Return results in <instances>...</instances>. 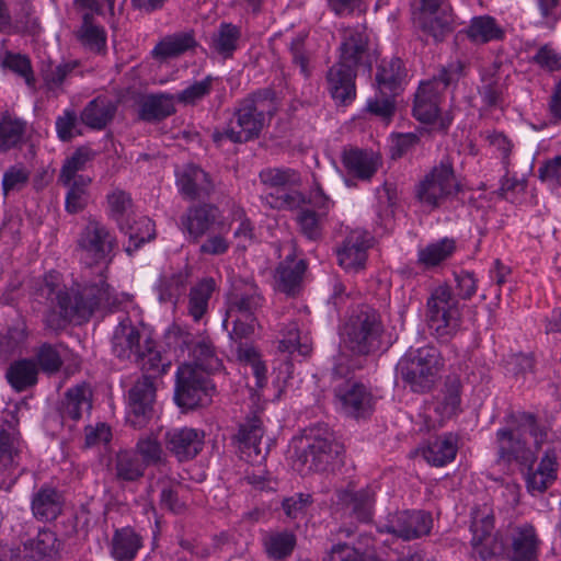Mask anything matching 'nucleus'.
Segmentation results:
<instances>
[{
  "mask_svg": "<svg viewBox=\"0 0 561 561\" xmlns=\"http://www.w3.org/2000/svg\"><path fill=\"white\" fill-rule=\"evenodd\" d=\"M369 36L365 30L348 28L343 33L339 60L329 69L327 79L331 96L345 105L356 96L357 71L364 67L371 70L368 50Z\"/></svg>",
  "mask_w": 561,
  "mask_h": 561,
  "instance_id": "nucleus-1",
  "label": "nucleus"
},
{
  "mask_svg": "<svg viewBox=\"0 0 561 561\" xmlns=\"http://www.w3.org/2000/svg\"><path fill=\"white\" fill-rule=\"evenodd\" d=\"M496 463L510 466L518 463L527 470V488L531 491L545 492L557 479V453L554 448H548L536 470L533 469L537 456L527 446L520 435L513 430L500 428L495 433Z\"/></svg>",
  "mask_w": 561,
  "mask_h": 561,
  "instance_id": "nucleus-2",
  "label": "nucleus"
},
{
  "mask_svg": "<svg viewBox=\"0 0 561 561\" xmlns=\"http://www.w3.org/2000/svg\"><path fill=\"white\" fill-rule=\"evenodd\" d=\"M443 367L444 359L436 346H410L396 365V376L410 391L427 393L434 388Z\"/></svg>",
  "mask_w": 561,
  "mask_h": 561,
  "instance_id": "nucleus-3",
  "label": "nucleus"
},
{
  "mask_svg": "<svg viewBox=\"0 0 561 561\" xmlns=\"http://www.w3.org/2000/svg\"><path fill=\"white\" fill-rule=\"evenodd\" d=\"M276 93L271 88L260 89L240 101L234 111V119L240 128L229 126L228 139L233 144H243L257 139L266 124L277 113Z\"/></svg>",
  "mask_w": 561,
  "mask_h": 561,
  "instance_id": "nucleus-4",
  "label": "nucleus"
},
{
  "mask_svg": "<svg viewBox=\"0 0 561 561\" xmlns=\"http://www.w3.org/2000/svg\"><path fill=\"white\" fill-rule=\"evenodd\" d=\"M105 267L98 271L93 280L77 284L71 291L58 290L55 295L60 313L69 320L87 321L95 310L108 307L113 301V294L104 276Z\"/></svg>",
  "mask_w": 561,
  "mask_h": 561,
  "instance_id": "nucleus-5",
  "label": "nucleus"
},
{
  "mask_svg": "<svg viewBox=\"0 0 561 561\" xmlns=\"http://www.w3.org/2000/svg\"><path fill=\"white\" fill-rule=\"evenodd\" d=\"M385 325L375 308L359 306L348 317L341 330L342 342L356 356H369L383 346Z\"/></svg>",
  "mask_w": 561,
  "mask_h": 561,
  "instance_id": "nucleus-6",
  "label": "nucleus"
},
{
  "mask_svg": "<svg viewBox=\"0 0 561 561\" xmlns=\"http://www.w3.org/2000/svg\"><path fill=\"white\" fill-rule=\"evenodd\" d=\"M299 444L296 448V463L301 467L300 471L323 472L344 453V446L325 423L306 427Z\"/></svg>",
  "mask_w": 561,
  "mask_h": 561,
  "instance_id": "nucleus-7",
  "label": "nucleus"
},
{
  "mask_svg": "<svg viewBox=\"0 0 561 561\" xmlns=\"http://www.w3.org/2000/svg\"><path fill=\"white\" fill-rule=\"evenodd\" d=\"M463 76V64L456 61L442 67L431 80L422 82L415 93L413 116L425 124L435 122L440 94L448 88H456Z\"/></svg>",
  "mask_w": 561,
  "mask_h": 561,
  "instance_id": "nucleus-8",
  "label": "nucleus"
},
{
  "mask_svg": "<svg viewBox=\"0 0 561 561\" xmlns=\"http://www.w3.org/2000/svg\"><path fill=\"white\" fill-rule=\"evenodd\" d=\"M461 191L462 184L455 172L454 161L445 156L419 182L414 195L422 205L433 210Z\"/></svg>",
  "mask_w": 561,
  "mask_h": 561,
  "instance_id": "nucleus-9",
  "label": "nucleus"
},
{
  "mask_svg": "<svg viewBox=\"0 0 561 561\" xmlns=\"http://www.w3.org/2000/svg\"><path fill=\"white\" fill-rule=\"evenodd\" d=\"M216 387L208 375L191 364H182L175 374L174 402L182 412L210 404Z\"/></svg>",
  "mask_w": 561,
  "mask_h": 561,
  "instance_id": "nucleus-10",
  "label": "nucleus"
},
{
  "mask_svg": "<svg viewBox=\"0 0 561 561\" xmlns=\"http://www.w3.org/2000/svg\"><path fill=\"white\" fill-rule=\"evenodd\" d=\"M413 25L425 42L439 44L450 36L456 27V19L449 0H421L413 12Z\"/></svg>",
  "mask_w": 561,
  "mask_h": 561,
  "instance_id": "nucleus-11",
  "label": "nucleus"
},
{
  "mask_svg": "<svg viewBox=\"0 0 561 561\" xmlns=\"http://www.w3.org/2000/svg\"><path fill=\"white\" fill-rule=\"evenodd\" d=\"M427 322L440 339L447 340L459 329L461 311L458 299L447 285L436 287L427 299Z\"/></svg>",
  "mask_w": 561,
  "mask_h": 561,
  "instance_id": "nucleus-12",
  "label": "nucleus"
},
{
  "mask_svg": "<svg viewBox=\"0 0 561 561\" xmlns=\"http://www.w3.org/2000/svg\"><path fill=\"white\" fill-rule=\"evenodd\" d=\"M264 427L262 419L256 412L248 414L243 422L239 424L233 440L238 444L240 457L248 462H261L268 453L267 446L262 447V437Z\"/></svg>",
  "mask_w": 561,
  "mask_h": 561,
  "instance_id": "nucleus-13",
  "label": "nucleus"
},
{
  "mask_svg": "<svg viewBox=\"0 0 561 561\" xmlns=\"http://www.w3.org/2000/svg\"><path fill=\"white\" fill-rule=\"evenodd\" d=\"M157 388L151 377L142 376L128 391L129 422L140 428L153 416Z\"/></svg>",
  "mask_w": 561,
  "mask_h": 561,
  "instance_id": "nucleus-14",
  "label": "nucleus"
},
{
  "mask_svg": "<svg viewBox=\"0 0 561 561\" xmlns=\"http://www.w3.org/2000/svg\"><path fill=\"white\" fill-rule=\"evenodd\" d=\"M341 410L356 420L368 417L374 410L373 394L358 381H346L334 389Z\"/></svg>",
  "mask_w": 561,
  "mask_h": 561,
  "instance_id": "nucleus-15",
  "label": "nucleus"
},
{
  "mask_svg": "<svg viewBox=\"0 0 561 561\" xmlns=\"http://www.w3.org/2000/svg\"><path fill=\"white\" fill-rule=\"evenodd\" d=\"M205 433L193 427L172 428L165 432L163 443L178 461L194 459L204 447Z\"/></svg>",
  "mask_w": 561,
  "mask_h": 561,
  "instance_id": "nucleus-16",
  "label": "nucleus"
},
{
  "mask_svg": "<svg viewBox=\"0 0 561 561\" xmlns=\"http://www.w3.org/2000/svg\"><path fill=\"white\" fill-rule=\"evenodd\" d=\"M140 331L134 325L129 317H124L115 327L111 337V350L121 360L139 363L146 354L140 344Z\"/></svg>",
  "mask_w": 561,
  "mask_h": 561,
  "instance_id": "nucleus-17",
  "label": "nucleus"
},
{
  "mask_svg": "<svg viewBox=\"0 0 561 561\" xmlns=\"http://www.w3.org/2000/svg\"><path fill=\"white\" fill-rule=\"evenodd\" d=\"M78 244L87 257L99 263L107 260L114 249L115 240L104 225L91 219L83 228Z\"/></svg>",
  "mask_w": 561,
  "mask_h": 561,
  "instance_id": "nucleus-18",
  "label": "nucleus"
},
{
  "mask_svg": "<svg viewBox=\"0 0 561 561\" xmlns=\"http://www.w3.org/2000/svg\"><path fill=\"white\" fill-rule=\"evenodd\" d=\"M371 238L363 230H353L344 239L343 244L336 251L339 264L345 270L358 271L364 268L367 260V250L370 248Z\"/></svg>",
  "mask_w": 561,
  "mask_h": 561,
  "instance_id": "nucleus-19",
  "label": "nucleus"
},
{
  "mask_svg": "<svg viewBox=\"0 0 561 561\" xmlns=\"http://www.w3.org/2000/svg\"><path fill=\"white\" fill-rule=\"evenodd\" d=\"M504 554L512 561H533L537 557L539 539L535 528H513L506 538Z\"/></svg>",
  "mask_w": 561,
  "mask_h": 561,
  "instance_id": "nucleus-20",
  "label": "nucleus"
},
{
  "mask_svg": "<svg viewBox=\"0 0 561 561\" xmlns=\"http://www.w3.org/2000/svg\"><path fill=\"white\" fill-rule=\"evenodd\" d=\"M471 545L473 553L482 561L504 554L506 550V536L501 528H471Z\"/></svg>",
  "mask_w": 561,
  "mask_h": 561,
  "instance_id": "nucleus-21",
  "label": "nucleus"
},
{
  "mask_svg": "<svg viewBox=\"0 0 561 561\" xmlns=\"http://www.w3.org/2000/svg\"><path fill=\"white\" fill-rule=\"evenodd\" d=\"M306 270L307 263L305 260L296 261L294 256L288 255L276 268L275 280L277 290L291 297L298 295Z\"/></svg>",
  "mask_w": 561,
  "mask_h": 561,
  "instance_id": "nucleus-22",
  "label": "nucleus"
},
{
  "mask_svg": "<svg viewBox=\"0 0 561 561\" xmlns=\"http://www.w3.org/2000/svg\"><path fill=\"white\" fill-rule=\"evenodd\" d=\"M220 211L217 206L211 204H202L190 207L181 222L188 234L197 240L204 236L219 218Z\"/></svg>",
  "mask_w": 561,
  "mask_h": 561,
  "instance_id": "nucleus-23",
  "label": "nucleus"
},
{
  "mask_svg": "<svg viewBox=\"0 0 561 561\" xmlns=\"http://www.w3.org/2000/svg\"><path fill=\"white\" fill-rule=\"evenodd\" d=\"M342 163L351 175L366 181L377 172L378 157L373 151L351 148L343 151Z\"/></svg>",
  "mask_w": 561,
  "mask_h": 561,
  "instance_id": "nucleus-24",
  "label": "nucleus"
},
{
  "mask_svg": "<svg viewBox=\"0 0 561 561\" xmlns=\"http://www.w3.org/2000/svg\"><path fill=\"white\" fill-rule=\"evenodd\" d=\"M178 184L182 195L191 201L208 196L213 191L208 173L196 165L187 167Z\"/></svg>",
  "mask_w": 561,
  "mask_h": 561,
  "instance_id": "nucleus-25",
  "label": "nucleus"
},
{
  "mask_svg": "<svg viewBox=\"0 0 561 561\" xmlns=\"http://www.w3.org/2000/svg\"><path fill=\"white\" fill-rule=\"evenodd\" d=\"M117 106L104 96L90 101L80 114L81 122L92 129L101 130L114 118Z\"/></svg>",
  "mask_w": 561,
  "mask_h": 561,
  "instance_id": "nucleus-26",
  "label": "nucleus"
},
{
  "mask_svg": "<svg viewBox=\"0 0 561 561\" xmlns=\"http://www.w3.org/2000/svg\"><path fill=\"white\" fill-rule=\"evenodd\" d=\"M405 76L407 71L400 58L392 57L390 60L382 59L378 66L375 78L378 92L398 94Z\"/></svg>",
  "mask_w": 561,
  "mask_h": 561,
  "instance_id": "nucleus-27",
  "label": "nucleus"
},
{
  "mask_svg": "<svg viewBox=\"0 0 561 561\" xmlns=\"http://www.w3.org/2000/svg\"><path fill=\"white\" fill-rule=\"evenodd\" d=\"M8 383L16 391L22 392L34 387L38 381V367L33 359L23 358L10 364L5 371Z\"/></svg>",
  "mask_w": 561,
  "mask_h": 561,
  "instance_id": "nucleus-28",
  "label": "nucleus"
},
{
  "mask_svg": "<svg viewBox=\"0 0 561 561\" xmlns=\"http://www.w3.org/2000/svg\"><path fill=\"white\" fill-rule=\"evenodd\" d=\"M26 341L27 329L23 321H18L0 332V363L4 364L12 357L21 355Z\"/></svg>",
  "mask_w": 561,
  "mask_h": 561,
  "instance_id": "nucleus-29",
  "label": "nucleus"
},
{
  "mask_svg": "<svg viewBox=\"0 0 561 561\" xmlns=\"http://www.w3.org/2000/svg\"><path fill=\"white\" fill-rule=\"evenodd\" d=\"M505 422L508 426L506 430H513L514 434L520 435L528 432L535 439V446L537 449L541 447L547 438V431L540 426L537 422V416L529 412H512L505 417Z\"/></svg>",
  "mask_w": 561,
  "mask_h": 561,
  "instance_id": "nucleus-30",
  "label": "nucleus"
},
{
  "mask_svg": "<svg viewBox=\"0 0 561 561\" xmlns=\"http://www.w3.org/2000/svg\"><path fill=\"white\" fill-rule=\"evenodd\" d=\"M141 546V537L134 528H116L111 553L116 561H133Z\"/></svg>",
  "mask_w": 561,
  "mask_h": 561,
  "instance_id": "nucleus-31",
  "label": "nucleus"
},
{
  "mask_svg": "<svg viewBox=\"0 0 561 561\" xmlns=\"http://www.w3.org/2000/svg\"><path fill=\"white\" fill-rule=\"evenodd\" d=\"M32 511L37 520L48 523L61 512V496L57 490L42 488L33 497Z\"/></svg>",
  "mask_w": 561,
  "mask_h": 561,
  "instance_id": "nucleus-32",
  "label": "nucleus"
},
{
  "mask_svg": "<svg viewBox=\"0 0 561 561\" xmlns=\"http://www.w3.org/2000/svg\"><path fill=\"white\" fill-rule=\"evenodd\" d=\"M175 112L174 99L170 94H150L140 104L139 117L145 122H160Z\"/></svg>",
  "mask_w": 561,
  "mask_h": 561,
  "instance_id": "nucleus-33",
  "label": "nucleus"
},
{
  "mask_svg": "<svg viewBox=\"0 0 561 561\" xmlns=\"http://www.w3.org/2000/svg\"><path fill=\"white\" fill-rule=\"evenodd\" d=\"M340 503L351 504L357 520L363 524L371 523V510L374 505V493L368 489H362L356 492L347 490L336 491Z\"/></svg>",
  "mask_w": 561,
  "mask_h": 561,
  "instance_id": "nucleus-34",
  "label": "nucleus"
},
{
  "mask_svg": "<svg viewBox=\"0 0 561 561\" xmlns=\"http://www.w3.org/2000/svg\"><path fill=\"white\" fill-rule=\"evenodd\" d=\"M196 46L194 33L181 32L165 36L152 50L156 58L168 59L178 57Z\"/></svg>",
  "mask_w": 561,
  "mask_h": 561,
  "instance_id": "nucleus-35",
  "label": "nucleus"
},
{
  "mask_svg": "<svg viewBox=\"0 0 561 561\" xmlns=\"http://www.w3.org/2000/svg\"><path fill=\"white\" fill-rule=\"evenodd\" d=\"M119 228L129 238L128 245L125 248L129 255L156 237L154 224L148 217H140L131 224L128 220L125 224L119 222Z\"/></svg>",
  "mask_w": 561,
  "mask_h": 561,
  "instance_id": "nucleus-36",
  "label": "nucleus"
},
{
  "mask_svg": "<svg viewBox=\"0 0 561 561\" xmlns=\"http://www.w3.org/2000/svg\"><path fill=\"white\" fill-rule=\"evenodd\" d=\"M466 33L470 41L477 44L502 41L505 36V31L490 15L474 16Z\"/></svg>",
  "mask_w": 561,
  "mask_h": 561,
  "instance_id": "nucleus-37",
  "label": "nucleus"
},
{
  "mask_svg": "<svg viewBox=\"0 0 561 561\" xmlns=\"http://www.w3.org/2000/svg\"><path fill=\"white\" fill-rule=\"evenodd\" d=\"M89 396L90 391L85 386L68 389L59 409L61 417L73 421L81 419L83 409L89 411L92 408Z\"/></svg>",
  "mask_w": 561,
  "mask_h": 561,
  "instance_id": "nucleus-38",
  "label": "nucleus"
},
{
  "mask_svg": "<svg viewBox=\"0 0 561 561\" xmlns=\"http://www.w3.org/2000/svg\"><path fill=\"white\" fill-rule=\"evenodd\" d=\"M261 302L262 297L257 294H232L226 312V319L224 320V327L227 328L228 320L231 318L257 320L255 313L261 307Z\"/></svg>",
  "mask_w": 561,
  "mask_h": 561,
  "instance_id": "nucleus-39",
  "label": "nucleus"
},
{
  "mask_svg": "<svg viewBox=\"0 0 561 561\" xmlns=\"http://www.w3.org/2000/svg\"><path fill=\"white\" fill-rule=\"evenodd\" d=\"M265 552L274 560H283L288 558L296 547V535L288 530H273L265 535L264 539Z\"/></svg>",
  "mask_w": 561,
  "mask_h": 561,
  "instance_id": "nucleus-40",
  "label": "nucleus"
},
{
  "mask_svg": "<svg viewBox=\"0 0 561 561\" xmlns=\"http://www.w3.org/2000/svg\"><path fill=\"white\" fill-rule=\"evenodd\" d=\"M456 454V438L453 434L435 438L423 450L425 460L436 467H442L450 462L455 459Z\"/></svg>",
  "mask_w": 561,
  "mask_h": 561,
  "instance_id": "nucleus-41",
  "label": "nucleus"
},
{
  "mask_svg": "<svg viewBox=\"0 0 561 561\" xmlns=\"http://www.w3.org/2000/svg\"><path fill=\"white\" fill-rule=\"evenodd\" d=\"M93 22V14L84 13L82 24L76 32V36L85 48L101 53L106 47V33L102 26L95 25Z\"/></svg>",
  "mask_w": 561,
  "mask_h": 561,
  "instance_id": "nucleus-42",
  "label": "nucleus"
},
{
  "mask_svg": "<svg viewBox=\"0 0 561 561\" xmlns=\"http://www.w3.org/2000/svg\"><path fill=\"white\" fill-rule=\"evenodd\" d=\"M95 157V152L87 147L81 146L75 150V152L68 157L64 165L61 167L58 182L62 185H68L71 181L78 179V172L85 170L87 164L92 161Z\"/></svg>",
  "mask_w": 561,
  "mask_h": 561,
  "instance_id": "nucleus-43",
  "label": "nucleus"
},
{
  "mask_svg": "<svg viewBox=\"0 0 561 561\" xmlns=\"http://www.w3.org/2000/svg\"><path fill=\"white\" fill-rule=\"evenodd\" d=\"M215 280L213 278H204L191 288L188 300V312L198 321L207 311L208 300L215 290Z\"/></svg>",
  "mask_w": 561,
  "mask_h": 561,
  "instance_id": "nucleus-44",
  "label": "nucleus"
},
{
  "mask_svg": "<svg viewBox=\"0 0 561 561\" xmlns=\"http://www.w3.org/2000/svg\"><path fill=\"white\" fill-rule=\"evenodd\" d=\"M456 250L454 239L444 238L437 242L430 243L419 251V263L433 267L449 259Z\"/></svg>",
  "mask_w": 561,
  "mask_h": 561,
  "instance_id": "nucleus-45",
  "label": "nucleus"
},
{
  "mask_svg": "<svg viewBox=\"0 0 561 561\" xmlns=\"http://www.w3.org/2000/svg\"><path fill=\"white\" fill-rule=\"evenodd\" d=\"M240 28L231 23H221L218 32L214 34L213 47L224 58L231 57L238 47Z\"/></svg>",
  "mask_w": 561,
  "mask_h": 561,
  "instance_id": "nucleus-46",
  "label": "nucleus"
},
{
  "mask_svg": "<svg viewBox=\"0 0 561 561\" xmlns=\"http://www.w3.org/2000/svg\"><path fill=\"white\" fill-rule=\"evenodd\" d=\"M506 85L500 81L495 73H484L482 85L478 89L479 95L489 108L502 107Z\"/></svg>",
  "mask_w": 561,
  "mask_h": 561,
  "instance_id": "nucleus-47",
  "label": "nucleus"
},
{
  "mask_svg": "<svg viewBox=\"0 0 561 561\" xmlns=\"http://www.w3.org/2000/svg\"><path fill=\"white\" fill-rule=\"evenodd\" d=\"M91 183L89 176L79 175L78 179L71 181L70 184L65 185L68 187L66 195V210L70 214H77L88 204V186Z\"/></svg>",
  "mask_w": 561,
  "mask_h": 561,
  "instance_id": "nucleus-48",
  "label": "nucleus"
},
{
  "mask_svg": "<svg viewBox=\"0 0 561 561\" xmlns=\"http://www.w3.org/2000/svg\"><path fill=\"white\" fill-rule=\"evenodd\" d=\"M136 450L141 457L140 461L145 468L149 466L160 467L167 463V454L161 443L153 437L140 438L137 442Z\"/></svg>",
  "mask_w": 561,
  "mask_h": 561,
  "instance_id": "nucleus-49",
  "label": "nucleus"
},
{
  "mask_svg": "<svg viewBox=\"0 0 561 561\" xmlns=\"http://www.w3.org/2000/svg\"><path fill=\"white\" fill-rule=\"evenodd\" d=\"M145 467L136 454L119 451L116 456V476L125 481H135L144 476Z\"/></svg>",
  "mask_w": 561,
  "mask_h": 561,
  "instance_id": "nucleus-50",
  "label": "nucleus"
},
{
  "mask_svg": "<svg viewBox=\"0 0 561 561\" xmlns=\"http://www.w3.org/2000/svg\"><path fill=\"white\" fill-rule=\"evenodd\" d=\"M33 360L42 371L49 375L59 371L64 364L59 346L50 343L41 344L35 352V359Z\"/></svg>",
  "mask_w": 561,
  "mask_h": 561,
  "instance_id": "nucleus-51",
  "label": "nucleus"
},
{
  "mask_svg": "<svg viewBox=\"0 0 561 561\" xmlns=\"http://www.w3.org/2000/svg\"><path fill=\"white\" fill-rule=\"evenodd\" d=\"M260 180L271 187H287L300 182L298 173L290 168H267L260 172Z\"/></svg>",
  "mask_w": 561,
  "mask_h": 561,
  "instance_id": "nucleus-52",
  "label": "nucleus"
},
{
  "mask_svg": "<svg viewBox=\"0 0 561 561\" xmlns=\"http://www.w3.org/2000/svg\"><path fill=\"white\" fill-rule=\"evenodd\" d=\"M460 391L461 382L456 376H448L444 385V398L440 403L442 414L446 417H450L458 413L460 410Z\"/></svg>",
  "mask_w": 561,
  "mask_h": 561,
  "instance_id": "nucleus-53",
  "label": "nucleus"
},
{
  "mask_svg": "<svg viewBox=\"0 0 561 561\" xmlns=\"http://www.w3.org/2000/svg\"><path fill=\"white\" fill-rule=\"evenodd\" d=\"M396 95V93L379 92L375 98L367 101L366 112L385 122H390L397 111Z\"/></svg>",
  "mask_w": 561,
  "mask_h": 561,
  "instance_id": "nucleus-54",
  "label": "nucleus"
},
{
  "mask_svg": "<svg viewBox=\"0 0 561 561\" xmlns=\"http://www.w3.org/2000/svg\"><path fill=\"white\" fill-rule=\"evenodd\" d=\"M185 286L186 276L182 273L173 274L170 277H161L157 286L159 300L161 302H176V300L183 295Z\"/></svg>",
  "mask_w": 561,
  "mask_h": 561,
  "instance_id": "nucleus-55",
  "label": "nucleus"
},
{
  "mask_svg": "<svg viewBox=\"0 0 561 561\" xmlns=\"http://www.w3.org/2000/svg\"><path fill=\"white\" fill-rule=\"evenodd\" d=\"M14 8L11 18V31L16 33H31L38 26L36 19L33 18V8L28 0H22Z\"/></svg>",
  "mask_w": 561,
  "mask_h": 561,
  "instance_id": "nucleus-56",
  "label": "nucleus"
},
{
  "mask_svg": "<svg viewBox=\"0 0 561 561\" xmlns=\"http://www.w3.org/2000/svg\"><path fill=\"white\" fill-rule=\"evenodd\" d=\"M25 124L20 119L0 122V151L15 147L22 139Z\"/></svg>",
  "mask_w": 561,
  "mask_h": 561,
  "instance_id": "nucleus-57",
  "label": "nucleus"
},
{
  "mask_svg": "<svg viewBox=\"0 0 561 561\" xmlns=\"http://www.w3.org/2000/svg\"><path fill=\"white\" fill-rule=\"evenodd\" d=\"M1 66L23 77L27 85L34 84L31 60L25 55L5 51Z\"/></svg>",
  "mask_w": 561,
  "mask_h": 561,
  "instance_id": "nucleus-58",
  "label": "nucleus"
},
{
  "mask_svg": "<svg viewBox=\"0 0 561 561\" xmlns=\"http://www.w3.org/2000/svg\"><path fill=\"white\" fill-rule=\"evenodd\" d=\"M323 561H381L369 552H360V548L351 547L348 543L333 546L330 554Z\"/></svg>",
  "mask_w": 561,
  "mask_h": 561,
  "instance_id": "nucleus-59",
  "label": "nucleus"
},
{
  "mask_svg": "<svg viewBox=\"0 0 561 561\" xmlns=\"http://www.w3.org/2000/svg\"><path fill=\"white\" fill-rule=\"evenodd\" d=\"M61 541L51 528H38L36 539L30 542V548L35 549L42 556H50L58 552Z\"/></svg>",
  "mask_w": 561,
  "mask_h": 561,
  "instance_id": "nucleus-60",
  "label": "nucleus"
},
{
  "mask_svg": "<svg viewBox=\"0 0 561 561\" xmlns=\"http://www.w3.org/2000/svg\"><path fill=\"white\" fill-rule=\"evenodd\" d=\"M312 502L311 494L296 493L293 496L283 499L282 510L288 518L297 519L307 513Z\"/></svg>",
  "mask_w": 561,
  "mask_h": 561,
  "instance_id": "nucleus-61",
  "label": "nucleus"
},
{
  "mask_svg": "<svg viewBox=\"0 0 561 561\" xmlns=\"http://www.w3.org/2000/svg\"><path fill=\"white\" fill-rule=\"evenodd\" d=\"M300 231L310 240L321 237L320 216L312 209L301 208L296 218Z\"/></svg>",
  "mask_w": 561,
  "mask_h": 561,
  "instance_id": "nucleus-62",
  "label": "nucleus"
},
{
  "mask_svg": "<svg viewBox=\"0 0 561 561\" xmlns=\"http://www.w3.org/2000/svg\"><path fill=\"white\" fill-rule=\"evenodd\" d=\"M30 172L23 167H10L3 174L2 190L7 196L10 192H19L26 186Z\"/></svg>",
  "mask_w": 561,
  "mask_h": 561,
  "instance_id": "nucleus-63",
  "label": "nucleus"
},
{
  "mask_svg": "<svg viewBox=\"0 0 561 561\" xmlns=\"http://www.w3.org/2000/svg\"><path fill=\"white\" fill-rule=\"evenodd\" d=\"M232 330L229 331V337L232 345L251 342L255 328L259 325L257 320L232 318Z\"/></svg>",
  "mask_w": 561,
  "mask_h": 561,
  "instance_id": "nucleus-64",
  "label": "nucleus"
}]
</instances>
